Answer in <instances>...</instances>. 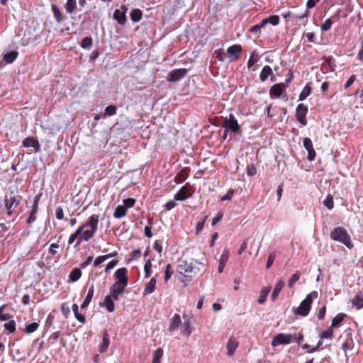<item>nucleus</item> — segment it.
Listing matches in <instances>:
<instances>
[{
    "label": "nucleus",
    "instance_id": "1",
    "mask_svg": "<svg viewBox=\"0 0 363 363\" xmlns=\"http://www.w3.org/2000/svg\"><path fill=\"white\" fill-rule=\"evenodd\" d=\"M330 238L333 240L338 241L344 244L349 249H351L353 247L350 235L347 230L342 227H337L334 228L330 233Z\"/></svg>",
    "mask_w": 363,
    "mask_h": 363
},
{
    "label": "nucleus",
    "instance_id": "2",
    "mask_svg": "<svg viewBox=\"0 0 363 363\" xmlns=\"http://www.w3.org/2000/svg\"><path fill=\"white\" fill-rule=\"evenodd\" d=\"M177 272L184 276L185 277L191 279L199 272L200 269L193 264V263H189L187 261L184 259H179L177 267Z\"/></svg>",
    "mask_w": 363,
    "mask_h": 363
},
{
    "label": "nucleus",
    "instance_id": "3",
    "mask_svg": "<svg viewBox=\"0 0 363 363\" xmlns=\"http://www.w3.org/2000/svg\"><path fill=\"white\" fill-rule=\"evenodd\" d=\"M318 294L317 291H313L308 294L305 299L302 301L299 306L296 309V314L306 316L311 309V303L313 298H316Z\"/></svg>",
    "mask_w": 363,
    "mask_h": 363
},
{
    "label": "nucleus",
    "instance_id": "4",
    "mask_svg": "<svg viewBox=\"0 0 363 363\" xmlns=\"http://www.w3.org/2000/svg\"><path fill=\"white\" fill-rule=\"evenodd\" d=\"M294 339H296V334L279 333L273 337L271 344L272 347H277L280 345H289Z\"/></svg>",
    "mask_w": 363,
    "mask_h": 363
},
{
    "label": "nucleus",
    "instance_id": "5",
    "mask_svg": "<svg viewBox=\"0 0 363 363\" xmlns=\"http://www.w3.org/2000/svg\"><path fill=\"white\" fill-rule=\"evenodd\" d=\"M222 127L233 133H238L240 131V126L235 116L232 113L224 119Z\"/></svg>",
    "mask_w": 363,
    "mask_h": 363
},
{
    "label": "nucleus",
    "instance_id": "6",
    "mask_svg": "<svg viewBox=\"0 0 363 363\" xmlns=\"http://www.w3.org/2000/svg\"><path fill=\"white\" fill-rule=\"evenodd\" d=\"M21 203V196H6L4 199L5 208L7 210V215L11 216L13 213V208Z\"/></svg>",
    "mask_w": 363,
    "mask_h": 363
},
{
    "label": "nucleus",
    "instance_id": "7",
    "mask_svg": "<svg viewBox=\"0 0 363 363\" xmlns=\"http://www.w3.org/2000/svg\"><path fill=\"white\" fill-rule=\"evenodd\" d=\"M308 113V107L303 104H300L296 108V117L297 121L302 125L307 124L306 114Z\"/></svg>",
    "mask_w": 363,
    "mask_h": 363
},
{
    "label": "nucleus",
    "instance_id": "8",
    "mask_svg": "<svg viewBox=\"0 0 363 363\" xmlns=\"http://www.w3.org/2000/svg\"><path fill=\"white\" fill-rule=\"evenodd\" d=\"M242 48L240 45H233L227 49L226 55L230 62L238 60L241 52Z\"/></svg>",
    "mask_w": 363,
    "mask_h": 363
},
{
    "label": "nucleus",
    "instance_id": "9",
    "mask_svg": "<svg viewBox=\"0 0 363 363\" xmlns=\"http://www.w3.org/2000/svg\"><path fill=\"white\" fill-rule=\"evenodd\" d=\"M187 70L186 69H176L171 71L167 77V80L169 82H177L184 77L186 74Z\"/></svg>",
    "mask_w": 363,
    "mask_h": 363
},
{
    "label": "nucleus",
    "instance_id": "10",
    "mask_svg": "<svg viewBox=\"0 0 363 363\" xmlns=\"http://www.w3.org/2000/svg\"><path fill=\"white\" fill-rule=\"evenodd\" d=\"M128 284L115 282L110 289V294L113 300H118L119 296L123 293Z\"/></svg>",
    "mask_w": 363,
    "mask_h": 363
},
{
    "label": "nucleus",
    "instance_id": "11",
    "mask_svg": "<svg viewBox=\"0 0 363 363\" xmlns=\"http://www.w3.org/2000/svg\"><path fill=\"white\" fill-rule=\"evenodd\" d=\"M303 145L304 148L308 152L307 159L308 161L314 160L316 153L313 149V143L309 138H304L303 140Z\"/></svg>",
    "mask_w": 363,
    "mask_h": 363
},
{
    "label": "nucleus",
    "instance_id": "12",
    "mask_svg": "<svg viewBox=\"0 0 363 363\" xmlns=\"http://www.w3.org/2000/svg\"><path fill=\"white\" fill-rule=\"evenodd\" d=\"M40 196H41L40 194H38L34 198L33 205H32L31 212L30 213V215L26 220V222L28 224L32 223L36 219V214L38 211V203H39Z\"/></svg>",
    "mask_w": 363,
    "mask_h": 363
},
{
    "label": "nucleus",
    "instance_id": "13",
    "mask_svg": "<svg viewBox=\"0 0 363 363\" xmlns=\"http://www.w3.org/2000/svg\"><path fill=\"white\" fill-rule=\"evenodd\" d=\"M183 318L184 320V322L182 325V328L181 330V333L182 335L189 337L191 333H192V328H191V317L188 315L184 314Z\"/></svg>",
    "mask_w": 363,
    "mask_h": 363
},
{
    "label": "nucleus",
    "instance_id": "14",
    "mask_svg": "<svg viewBox=\"0 0 363 363\" xmlns=\"http://www.w3.org/2000/svg\"><path fill=\"white\" fill-rule=\"evenodd\" d=\"M127 269L125 267H121L118 269L115 272V277L118 279L117 283L128 284V276Z\"/></svg>",
    "mask_w": 363,
    "mask_h": 363
},
{
    "label": "nucleus",
    "instance_id": "15",
    "mask_svg": "<svg viewBox=\"0 0 363 363\" xmlns=\"http://www.w3.org/2000/svg\"><path fill=\"white\" fill-rule=\"evenodd\" d=\"M96 231H94V230H86L84 232L82 231V233L79 235V238H78L74 247H77L80 245L82 241H89Z\"/></svg>",
    "mask_w": 363,
    "mask_h": 363
},
{
    "label": "nucleus",
    "instance_id": "16",
    "mask_svg": "<svg viewBox=\"0 0 363 363\" xmlns=\"http://www.w3.org/2000/svg\"><path fill=\"white\" fill-rule=\"evenodd\" d=\"M98 223L99 216L93 214L89 218V220L84 224L79 226V228H82L83 230L85 227L89 226L92 230H94V231H97Z\"/></svg>",
    "mask_w": 363,
    "mask_h": 363
},
{
    "label": "nucleus",
    "instance_id": "17",
    "mask_svg": "<svg viewBox=\"0 0 363 363\" xmlns=\"http://www.w3.org/2000/svg\"><path fill=\"white\" fill-rule=\"evenodd\" d=\"M229 250L225 249L219 259L218 272L222 273L229 258Z\"/></svg>",
    "mask_w": 363,
    "mask_h": 363
},
{
    "label": "nucleus",
    "instance_id": "18",
    "mask_svg": "<svg viewBox=\"0 0 363 363\" xmlns=\"http://www.w3.org/2000/svg\"><path fill=\"white\" fill-rule=\"evenodd\" d=\"M114 301L111 295H107L105 296L104 301L101 303V306L106 307V310L111 313L114 311L115 309Z\"/></svg>",
    "mask_w": 363,
    "mask_h": 363
},
{
    "label": "nucleus",
    "instance_id": "19",
    "mask_svg": "<svg viewBox=\"0 0 363 363\" xmlns=\"http://www.w3.org/2000/svg\"><path fill=\"white\" fill-rule=\"evenodd\" d=\"M157 283L156 277H152L151 279L145 284V289L143 291V295L146 296L153 293L155 290V285Z\"/></svg>",
    "mask_w": 363,
    "mask_h": 363
},
{
    "label": "nucleus",
    "instance_id": "20",
    "mask_svg": "<svg viewBox=\"0 0 363 363\" xmlns=\"http://www.w3.org/2000/svg\"><path fill=\"white\" fill-rule=\"evenodd\" d=\"M228 355L233 356L237 347H238V342L234 337H230L227 342Z\"/></svg>",
    "mask_w": 363,
    "mask_h": 363
},
{
    "label": "nucleus",
    "instance_id": "21",
    "mask_svg": "<svg viewBox=\"0 0 363 363\" xmlns=\"http://www.w3.org/2000/svg\"><path fill=\"white\" fill-rule=\"evenodd\" d=\"M94 293V286L92 284L89 289V291L87 292V294H86L83 303L81 305V308H82V309L85 308L89 305L91 301L93 298Z\"/></svg>",
    "mask_w": 363,
    "mask_h": 363
},
{
    "label": "nucleus",
    "instance_id": "22",
    "mask_svg": "<svg viewBox=\"0 0 363 363\" xmlns=\"http://www.w3.org/2000/svg\"><path fill=\"white\" fill-rule=\"evenodd\" d=\"M109 345V335L107 330H104L103 333L102 342L100 345L99 351L101 353L106 352Z\"/></svg>",
    "mask_w": 363,
    "mask_h": 363
},
{
    "label": "nucleus",
    "instance_id": "23",
    "mask_svg": "<svg viewBox=\"0 0 363 363\" xmlns=\"http://www.w3.org/2000/svg\"><path fill=\"white\" fill-rule=\"evenodd\" d=\"M352 304L357 309L363 308V294L361 292L357 294L352 300Z\"/></svg>",
    "mask_w": 363,
    "mask_h": 363
},
{
    "label": "nucleus",
    "instance_id": "24",
    "mask_svg": "<svg viewBox=\"0 0 363 363\" xmlns=\"http://www.w3.org/2000/svg\"><path fill=\"white\" fill-rule=\"evenodd\" d=\"M273 74V71L272 68L269 65H265L262 68L260 74H259V79L262 82H265L267 78Z\"/></svg>",
    "mask_w": 363,
    "mask_h": 363
},
{
    "label": "nucleus",
    "instance_id": "25",
    "mask_svg": "<svg viewBox=\"0 0 363 363\" xmlns=\"http://www.w3.org/2000/svg\"><path fill=\"white\" fill-rule=\"evenodd\" d=\"M181 324V318L179 314H174L170 320L169 330L170 332L176 330Z\"/></svg>",
    "mask_w": 363,
    "mask_h": 363
},
{
    "label": "nucleus",
    "instance_id": "26",
    "mask_svg": "<svg viewBox=\"0 0 363 363\" xmlns=\"http://www.w3.org/2000/svg\"><path fill=\"white\" fill-rule=\"evenodd\" d=\"M283 93H284V89L281 84H274L269 90L270 95H274V96H276L277 98L281 97Z\"/></svg>",
    "mask_w": 363,
    "mask_h": 363
},
{
    "label": "nucleus",
    "instance_id": "27",
    "mask_svg": "<svg viewBox=\"0 0 363 363\" xmlns=\"http://www.w3.org/2000/svg\"><path fill=\"white\" fill-rule=\"evenodd\" d=\"M189 194H187V189L186 186H182L179 191L174 195V200L176 201H184L189 197Z\"/></svg>",
    "mask_w": 363,
    "mask_h": 363
},
{
    "label": "nucleus",
    "instance_id": "28",
    "mask_svg": "<svg viewBox=\"0 0 363 363\" xmlns=\"http://www.w3.org/2000/svg\"><path fill=\"white\" fill-rule=\"evenodd\" d=\"M113 18L116 20L119 24H124L126 21L125 11L116 9L113 13Z\"/></svg>",
    "mask_w": 363,
    "mask_h": 363
},
{
    "label": "nucleus",
    "instance_id": "29",
    "mask_svg": "<svg viewBox=\"0 0 363 363\" xmlns=\"http://www.w3.org/2000/svg\"><path fill=\"white\" fill-rule=\"evenodd\" d=\"M23 143L25 147H33L36 150L40 147L38 142L31 137L26 138Z\"/></svg>",
    "mask_w": 363,
    "mask_h": 363
},
{
    "label": "nucleus",
    "instance_id": "30",
    "mask_svg": "<svg viewBox=\"0 0 363 363\" xmlns=\"http://www.w3.org/2000/svg\"><path fill=\"white\" fill-rule=\"evenodd\" d=\"M284 286V281L281 280V279H279L277 281V284H276V286H275V287H274V290H273V291L272 293L271 298H272V301H274L277 298V297L278 296L279 294L280 293V291L283 289Z\"/></svg>",
    "mask_w": 363,
    "mask_h": 363
},
{
    "label": "nucleus",
    "instance_id": "31",
    "mask_svg": "<svg viewBox=\"0 0 363 363\" xmlns=\"http://www.w3.org/2000/svg\"><path fill=\"white\" fill-rule=\"evenodd\" d=\"M82 277V271L79 268H74L71 271L69 274V282H75L78 281Z\"/></svg>",
    "mask_w": 363,
    "mask_h": 363
},
{
    "label": "nucleus",
    "instance_id": "32",
    "mask_svg": "<svg viewBox=\"0 0 363 363\" xmlns=\"http://www.w3.org/2000/svg\"><path fill=\"white\" fill-rule=\"evenodd\" d=\"M127 207L125 206L119 205L118 206L113 213V216L116 218H121L126 215Z\"/></svg>",
    "mask_w": 363,
    "mask_h": 363
},
{
    "label": "nucleus",
    "instance_id": "33",
    "mask_svg": "<svg viewBox=\"0 0 363 363\" xmlns=\"http://www.w3.org/2000/svg\"><path fill=\"white\" fill-rule=\"evenodd\" d=\"M347 335L348 337L347 339L342 345V349L345 352H347V350L352 349L354 345L351 333H347Z\"/></svg>",
    "mask_w": 363,
    "mask_h": 363
},
{
    "label": "nucleus",
    "instance_id": "34",
    "mask_svg": "<svg viewBox=\"0 0 363 363\" xmlns=\"http://www.w3.org/2000/svg\"><path fill=\"white\" fill-rule=\"evenodd\" d=\"M311 87L309 86L308 84H307L301 91V92L299 94L298 100L299 101H303L305 100L311 93Z\"/></svg>",
    "mask_w": 363,
    "mask_h": 363
},
{
    "label": "nucleus",
    "instance_id": "35",
    "mask_svg": "<svg viewBox=\"0 0 363 363\" xmlns=\"http://www.w3.org/2000/svg\"><path fill=\"white\" fill-rule=\"evenodd\" d=\"M18 55V53L16 51H11V52H7L4 55V60L6 62L11 64L17 58Z\"/></svg>",
    "mask_w": 363,
    "mask_h": 363
},
{
    "label": "nucleus",
    "instance_id": "36",
    "mask_svg": "<svg viewBox=\"0 0 363 363\" xmlns=\"http://www.w3.org/2000/svg\"><path fill=\"white\" fill-rule=\"evenodd\" d=\"M76 7H77L76 0H67L65 5L66 11L69 14H71L74 12Z\"/></svg>",
    "mask_w": 363,
    "mask_h": 363
},
{
    "label": "nucleus",
    "instance_id": "37",
    "mask_svg": "<svg viewBox=\"0 0 363 363\" xmlns=\"http://www.w3.org/2000/svg\"><path fill=\"white\" fill-rule=\"evenodd\" d=\"M115 255H116V254L111 253V254H108V255H105L99 256L94 259V264L95 267H97V266L100 265L102 262L106 261V259H108L111 257H113Z\"/></svg>",
    "mask_w": 363,
    "mask_h": 363
},
{
    "label": "nucleus",
    "instance_id": "38",
    "mask_svg": "<svg viewBox=\"0 0 363 363\" xmlns=\"http://www.w3.org/2000/svg\"><path fill=\"white\" fill-rule=\"evenodd\" d=\"M346 317V314L345 313H338L335 317L333 318L331 323V328H335L338 326Z\"/></svg>",
    "mask_w": 363,
    "mask_h": 363
},
{
    "label": "nucleus",
    "instance_id": "39",
    "mask_svg": "<svg viewBox=\"0 0 363 363\" xmlns=\"http://www.w3.org/2000/svg\"><path fill=\"white\" fill-rule=\"evenodd\" d=\"M269 291L270 287H265L261 290L259 297L257 301L259 303L262 304L266 301L267 295L269 293Z\"/></svg>",
    "mask_w": 363,
    "mask_h": 363
},
{
    "label": "nucleus",
    "instance_id": "40",
    "mask_svg": "<svg viewBox=\"0 0 363 363\" xmlns=\"http://www.w3.org/2000/svg\"><path fill=\"white\" fill-rule=\"evenodd\" d=\"M130 18L133 22H139L142 18V12L140 9H133L130 12Z\"/></svg>",
    "mask_w": 363,
    "mask_h": 363
},
{
    "label": "nucleus",
    "instance_id": "41",
    "mask_svg": "<svg viewBox=\"0 0 363 363\" xmlns=\"http://www.w3.org/2000/svg\"><path fill=\"white\" fill-rule=\"evenodd\" d=\"M52 11L53 12V15H54V17H55L56 21L57 23H60L62 21V13H61L60 9H58V7L55 4H52Z\"/></svg>",
    "mask_w": 363,
    "mask_h": 363
},
{
    "label": "nucleus",
    "instance_id": "42",
    "mask_svg": "<svg viewBox=\"0 0 363 363\" xmlns=\"http://www.w3.org/2000/svg\"><path fill=\"white\" fill-rule=\"evenodd\" d=\"M162 355L163 350L160 347L157 348L154 353L152 363H160V359L162 357Z\"/></svg>",
    "mask_w": 363,
    "mask_h": 363
},
{
    "label": "nucleus",
    "instance_id": "43",
    "mask_svg": "<svg viewBox=\"0 0 363 363\" xmlns=\"http://www.w3.org/2000/svg\"><path fill=\"white\" fill-rule=\"evenodd\" d=\"M301 277V273L298 271H296L291 277L288 281V286L289 288H293L294 283H296Z\"/></svg>",
    "mask_w": 363,
    "mask_h": 363
},
{
    "label": "nucleus",
    "instance_id": "44",
    "mask_svg": "<svg viewBox=\"0 0 363 363\" xmlns=\"http://www.w3.org/2000/svg\"><path fill=\"white\" fill-rule=\"evenodd\" d=\"M309 12L308 11H306L303 14L301 15H297L294 13H292L291 16V21L294 23H297L298 20L303 19V18H307L308 16Z\"/></svg>",
    "mask_w": 363,
    "mask_h": 363
},
{
    "label": "nucleus",
    "instance_id": "45",
    "mask_svg": "<svg viewBox=\"0 0 363 363\" xmlns=\"http://www.w3.org/2000/svg\"><path fill=\"white\" fill-rule=\"evenodd\" d=\"M82 228H78L77 230L69 236L68 240L69 245H72L74 242L79 238V235L82 233Z\"/></svg>",
    "mask_w": 363,
    "mask_h": 363
},
{
    "label": "nucleus",
    "instance_id": "46",
    "mask_svg": "<svg viewBox=\"0 0 363 363\" xmlns=\"http://www.w3.org/2000/svg\"><path fill=\"white\" fill-rule=\"evenodd\" d=\"M333 336V330L331 328L324 330L320 334V338L323 339H332Z\"/></svg>",
    "mask_w": 363,
    "mask_h": 363
},
{
    "label": "nucleus",
    "instance_id": "47",
    "mask_svg": "<svg viewBox=\"0 0 363 363\" xmlns=\"http://www.w3.org/2000/svg\"><path fill=\"white\" fill-rule=\"evenodd\" d=\"M117 108L115 105H109L105 108V116H112L116 113Z\"/></svg>",
    "mask_w": 363,
    "mask_h": 363
},
{
    "label": "nucleus",
    "instance_id": "48",
    "mask_svg": "<svg viewBox=\"0 0 363 363\" xmlns=\"http://www.w3.org/2000/svg\"><path fill=\"white\" fill-rule=\"evenodd\" d=\"M258 61V57L256 52L254 51L251 53L250 58L247 62V67L250 68L253 66Z\"/></svg>",
    "mask_w": 363,
    "mask_h": 363
},
{
    "label": "nucleus",
    "instance_id": "49",
    "mask_svg": "<svg viewBox=\"0 0 363 363\" xmlns=\"http://www.w3.org/2000/svg\"><path fill=\"white\" fill-rule=\"evenodd\" d=\"M151 269H152V262L151 259H148L146 261L145 266H144V270H145V277L148 278L150 276L151 274Z\"/></svg>",
    "mask_w": 363,
    "mask_h": 363
},
{
    "label": "nucleus",
    "instance_id": "50",
    "mask_svg": "<svg viewBox=\"0 0 363 363\" xmlns=\"http://www.w3.org/2000/svg\"><path fill=\"white\" fill-rule=\"evenodd\" d=\"M323 204L330 210L334 206L333 198L331 195H328L323 201Z\"/></svg>",
    "mask_w": 363,
    "mask_h": 363
},
{
    "label": "nucleus",
    "instance_id": "51",
    "mask_svg": "<svg viewBox=\"0 0 363 363\" xmlns=\"http://www.w3.org/2000/svg\"><path fill=\"white\" fill-rule=\"evenodd\" d=\"M4 327L9 333H13L16 330V323L14 320H10L6 323Z\"/></svg>",
    "mask_w": 363,
    "mask_h": 363
},
{
    "label": "nucleus",
    "instance_id": "52",
    "mask_svg": "<svg viewBox=\"0 0 363 363\" xmlns=\"http://www.w3.org/2000/svg\"><path fill=\"white\" fill-rule=\"evenodd\" d=\"M38 323H32L26 325L25 328V332L26 333H31L35 332L38 328Z\"/></svg>",
    "mask_w": 363,
    "mask_h": 363
},
{
    "label": "nucleus",
    "instance_id": "53",
    "mask_svg": "<svg viewBox=\"0 0 363 363\" xmlns=\"http://www.w3.org/2000/svg\"><path fill=\"white\" fill-rule=\"evenodd\" d=\"M92 45V38L91 37H86L82 39L81 46L83 48H89Z\"/></svg>",
    "mask_w": 363,
    "mask_h": 363
},
{
    "label": "nucleus",
    "instance_id": "54",
    "mask_svg": "<svg viewBox=\"0 0 363 363\" xmlns=\"http://www.w3.org/2000/svg\"><path fill=\"white\" fill-rule=\"evenodd\" d=\"M333 21L330 18L327 19L321 26L320 29L322 31H327L330 29Z\"/></svg>",
    "mask_w": 363,
    "mask_h": 363
},
{
    "label": "nucleus",
    "instance_id": "55",
    "mask_svg": "<svg viewBox=\"0 0 363 363\" xmlns=\"http://www.w3.org/2000/svg\"><path fill=\"white\" fill-rule=\"evenodd\" d=\"M268 23H271L273 26H277L279 23V17L277 15H273L267 18Z\"/></svg>",
    "mask_w": 363,
    "mask_h": 363
},
{
    "label": "nucleus",
    "instance_id": "56",
    "mask_svg": "<svg viewBox=\"0 0 363 363\" xmlns=\"http://www.w3.org/2000/svg\"><path fill=\"white\" fill-rule=\"evenodd\" d=\"M171 264H168L167 266H166V269H165V274H164V281L165 283H167L168 281V280L170 279L172 274V272L171 270Z\"/></svg>",
    "mask_w": 363,
    "mask_h": 363
},
{
    "label": "nucleus",
    "instance_id": "57",
    "mask_svg": "<svg viewBox=\"0 0 363 363\" xmlns=\"http://www.w3.org/2000/svg\"><path fill=\"white\" fill-rule=\"evenodd\" d=\"M135 203V199L133 198H128L123 200V205L127 207V209L128 208H131L134 206Z\"/></svg>",
    "mask_w": 363,
    "mask_h": 363
},
{
    "label": "nucleus",
    "instance_id": "58",
    "mask_svg": "<svg viewBox=\"0 0 363 363\" xmlns=\"http://www.w3.org/2000/svg\"><path fill=\"white\" fill-rule=\"evenodd\" d=\"M234 194V191L231 189H230L227 193L221 198V201H229L232 199L233 196Z\"/></svg>",
    "mask_w": 363,
    "mask_h": 363
},
{
    "label": "nucleus",
    "instance_id": "59",
    "mask_svg": "<svg viewBox=\"0 0 363 363\" xmlns=\"http://www.w3.org/2000/svg\"><path fill=\"white\" fill-rule=\"evenodd\" d=\"M257 173V169L253 164H250L247 166V174L248 176L252 177L255 175Z\"/></svg>",
    "mask_w": 363,
    "mask_h": 363
},
{
    "label": "nucleus",
    "instance_id": "60",
    "mask_svg": "<svg viewBox=\"0 0 363 363\" xmlns=\"http://www.w3.org/2000/svg\"><path fill=\"white\" fill-rule=\"evenodd\" d=\"M55 216L57 219L62 220L64 217V212L62 207H57L55 210Z\"/></svg>",
    "mask_w": 363,
    "mask_h": 363
},
{
    "label": "nucleus",
    "instance_id": "61",
    "mask_svg": "<svg viewBox=\"0 0 363 363\" xmlns=\"http://www.w3.org/2000/svg\"><path fill=\"white\" fill-rule=\"evenodd\" d=\"M118 263V260L113 259L109 262L105 268V272H108L110 269H113Z\"/></svg>",
    "mask_w": 363,
    "mask_h": 363
},
{
    "label": "nucleus",
    "instance_id": "62",
    "mask_svg": "<svg viewBox=\"0 0 363 363\" xmlns=\"http://www.w3.org/2000/svg\"><path fill=\"white\" fill-rule=\"evenodd\" d=\"M215 53L216 55V57L219 61H224L225 55L223 52V51L220 49H218L215 51Z\"/></svg>",
    "mask_w": 363,
    "mask_h": 363
},
{
    "label": "nucleus",
    "instance_id": "63",
    "mask_svg": "<svg viewBox=\"0 0 363 363\" xmlns=\"http://www.w3.org/2000/svg\"><path fill=\"white\" fill-rule=\"evenodd\" d=\"M75 318L81 323H84L86 320V318L84 315L81 314L78 312L75 313L74 314Z\"/></svg>",
    "mask_w": 363,
    "mask_h": 363
},
{
    "label": "nucleus",
    "instance_id": "64",
    "mask_svg": "<svg viewBox=\"0 0 363 363\" xmlns=\"http://www.w3.org/2000/svg\"><path fill=\"white\" fill-rule=\"evenodd\" d=\"M59 248V245L57 243H52L50 245L49 248V252L52 255H55L57 253V249Z\"/></svg>",
    "mask_w": 363,
    "mask_h": 363
}]
</instances>
